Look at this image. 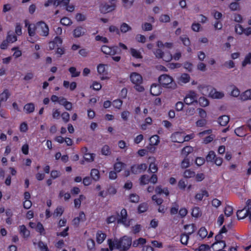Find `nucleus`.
<instances>
[{
    "instance_id": "nucleus-20",
    "label": "nucleus",
    "mask_w": 251,
    "mask_h": 251,
    "mask_svg": "<svg viewBox=\"0 0 251 251\" xmlns=\"http://www.w3.org/2000/svg\"><path fill=\"white\" fill-rule=\"evenodd\" d=\"M230 89V95L233 97L237 98L240 97L241 93L239 88L235 85H232L229 87Z\"/></svg>"
},
{
    "instance_id": "nucleus-16",
    "label": "nucleus",
    "mask_w": 251,
    "mask_h": 251,
    "mask_svg": "<svg viewBox=\"0 0 251 251\" xmlns=\"http://www.w3.org/2000/svg\"><path fill=\"white\" fill-rule=\"evenodd\" d=\"M85 32V28L81 26H78L73 30V34L75 38H78L84 35Z\"/></svg>"
},
{
    "instance_id": "nucleus-13",
    "label": "nucleus",
    "mask_w": 251,
    "mask_h": 251,
    "mask_svg": "<svg viewBox=\"0 0 251 251\" xmlns=\"http://www.w3.org/2000/svg\"><path fill=\"white\" fill-rule=\"evenodd\" d=\"M226 247V243L223 241L216 242L211 247V251H221Z\"/></svg>"
},
{
    "instance_id": "nucleus-41",
    "label": "nucleus",
    "mask_w": 251,
    "mask_h": 251,
    "mask_svg": "<svg viewBox=\"0 0 251 251\" xmlns=\"http://www.w3.org/2000/svg\"><path fill=\"white\" fill-rule=\"evenodd\" d=\"M35 109L34 105L33 103H28L24 106V109L27 113H32Z\"/></svg>"
},
{
    "instance_id": "nucleus-15",
    "label": "nucleus",
    "mask_w": 251,
    "mask_h": 251,
    "mask_svg": "<svg viewBox=\"0 0 251 251\" xmlns=\"http://www.w3.org/2000/svg\"><path fill=\"white\" fill-rule=\"evenodd\" d=\"M116 7V4L112 3V4H105L100 6V10L102 13L110 12L115 9Z\"/></svg>"
},
{
    "instance_id": "nucleus-58",
    "label": "nucleus",
    "mask_w": 251,
    "mask_h": 251,
    "mask_svg": "<svg viewBox=\"0 0 251 251\" xmlns=\"http://www.w3.org/2000/svg\"><path fill=\"white\" fill-rule=\"evenodd\" d=\"M112 104L115 108L120 109L123 104V101L120 99H117L113 100Z\"/></svg>"
},
{
    "instance_id": "nucleus-30",
    "label": "nucleus",
    "mask_w": 251,
    "mask_h": 251,
    "mask_svg": "<svg viewBox=\"0 0 251 251\" xmlns=\"http://www.w3.org/2000/svg\"><path fill=\"white\" fill-rule=\"evenodd\" d=\"M184 229L188 235L192 234L196 230L195 226L194 224L187 225L184 226Z\"/></svg>"
},
{
    "instance_id": "nucleus-28",
    "label": "nucleus",
    "mask_w": 251,
    "mask_h": 251,
    "mask_svg": "<svg viewBox=\"0 0 251 251\" xmlns=\"http://www.w3.org/2000/svg\"><path fill=\"white\" fill-rule=\"evenodd\" d=\"M140 200L139 196L135 193L129 194L127 198V200L130 202L137 203Z\"/></svg>"
},
{
    "instance_id": "nucleus-59",
    "label": "nucleus",
    "mask_w": 251,
    "mask_h": 251,
    "mask_svg": "<svg viewBox=\"0 0 251 251\" xmlns=\"http://www.w3.org/2000/svg\"><path fill=\"white\" fill-rule=\"evenodd\" d=\"M183 176L186 178H191L195 176V173L190 170H186L184 172Z\"/></svg>"
},
{
    "instance_id": "nucleus-1",
    "label": "nucleus",
    "mask_w": 251,
    "mask_h": 251,
    "mask_svg": "<svg viewBox=\"0 0 251 251\" xmlns=\"http://www.w3.org/2000/svg\"><path fill=\"white\" fill-rule=\"evenodd\" d=\"M107 243L111 251L117 249L120 251H127L131 246L132 238L125 235L119 239H108Z\"/></svg>"
},
{
    "instance_id": "nucleus-63",
    "label": "nucleus",
    "mask_w": 251,
    "mask_h": 251,
    "mask_svg": "<svg viewBox=\"0 0 251 251\" xmlns=\"http://www.w3.org/2000/svg\"><path fill=\"white\" fill-rule=\"evenodd\" d=\"M159 21L162 23H168L170 21V17L168 15L162 14L159 17Z\"/></svg>"
},
{
    "instance_id": "nucleus-44",
    "label": "nucleus",
    "mask_w": 251,
    "mask_h": 251,
    "mask_svg": "<svg viewBox=\"0 0 251 251\" xmlns=\"http://www.w3.org/2000/svg\"><path fill=\"white\" fill-rule=\"evenodd\" d=\"M150 181V177L147 175H142L139 178L140 185H144L147 184Z\"/></svg>"
},
{
    "instance_id": "nucleus-17",
    "label": "nucleus",
    "mask_w": 251,
    "mask_h": 251,
    "mask_svg": "<svg viewBox=\"0 0 251 251\" xmlns=\"http://www.w3.org/2000/svg\"><path fill=\"white\" fill-rule=\"evenodd\" d=\"M150 92L153 96H158L162 92V88L160 85L153 84L151 86Z\"/></svg>"
},
{
    "instance_id": "nucleus-9",
    "label": "nucleus",
    "mask_w": 251,
    "mask_h": 251,
    "mask_svg": "<svg viewBox=\"0 0 251 251\" xmlns=\"http://www.w3.org/2000/svg\"><path fill=\"white\" fill-rule=\"evenodd\" d=\"M25 26L27 28L28 35L30 37H34L36 35V31L37 30V23L36 24H30L28 20L25 21Z\"/></svg>"
},
{
    "instance_id": "nucleus-26",
    "label": "nucleus",
    "mask_w": 251,
    "mask_h": 251,
    "mask_svg": "<svg viewBox=\"0 0 251 251\" xmlns=\"http://www.w3.org/2000/svg\"><path fill=\"white\" fill-rule=\"evenodd\" d=\"M20 234L24 238H28L30 235V231L27 229L25 225H22L19 227Z\"/></svg>"
},
{
    "instance_id": "nucleus-22",
    "label": "nucleus",
    "mask_w": 251,
    "mask_h": 251,
    "mask_svg": "<svg viewBox=\"0 0 251 251\" xmlns=\"http://www.w3.org/2000/svg\"><path fill=\"white\" fill-rule=\"evenodd\" d=\"M147 242L146 239L142 237L134 240L132 242L133 247L137 248L145 245Z\"/></svg>"
},
{
    "instance_id": "nucleus-19",
    "label": "nucleus",
    "mask_w": 251,
    "mask_h": 251,
    "mask_svg": "<svg viewBox=\"0 0 251 251\" xmlns=\"http://www.w3.org/2000/svg\"><path fill=\"white\" fill-rule=\"evenodd\" d=\"M106 235L102 231L99 230L96 234V240L98 244H101L106 239Z\"/></svg>"
},
{
    "instance_id": "nucleus-56",
    "label": "nucleus",
    "mask_w": 251,
    "mask_h": 251,
    "mask_svg": "<svg viewBox=\"0 0 251 251\" xmlns=\"http://www.w3.org/2000/svg\"><path fill=\"white\" fill-rule=\"evenodd\" d=\"M209 249V246L205 244H201L199 247L193 249L194 251H207Z\"/></svg>"
},
{
    "instance_id": "nucleus-6",
    "label": "nucleus",
    "mask_w": 251,
    "mask_h": 251,
    "mask_svg": "<svg viewBox=\"0 0 251 251\" xmlns=\"http://www.w3.org/2000/svg\"><path fill=\"white\" fill-rule=\"evenodd\" d=\"M198 95L194 91H190L186 95L184 101L187 105L192 104L195 102H197Z\"/></svg>"
},
{
    "instance_id": "nucleus-42",
    "label": "nucleus",
    "mask_w": 251,
    "mask_h": 251,
    "mask_svg": "<svg viewBox=\"0 0 251 251\" xmlns=\"http://www.w3.org/2000/svg\"><path fill=\"white\" fill-rule=\"evenodd\" d=\"M64 212V208L62 206H58L54 211L53 216L54 218L61 216Z\"/></svg>"
},
{
    "instance_id": "nucleus-2",
    "label": "nucleus",
    "mask_w": 251,
    "mask_h": 251,
    "mask_svg": "<svg viewBox=\"0 0 251 251\" xmlns=\"http://www.w3.org/2000/svg\"><path fill=\"white\" fill-rule=\"evenodd\" d=\"M118 47L112 46L109 47L103 45L101 47V51L105 55L112 56L113 60L115 62H119L121 60L120 56H114L117 53Z\"/></svg>"
},
{
    "instance_id": "nucleus-33",
    "label": "nucleus",
    "mask_w": 251,
    "mask_h": 251,
    "mask_svg": "<svg viewBox=\"0 0 251 251\" xmlns=\"http://www.w3.org/2000/svg\"><path fill=\"white\" fill-rule=\"evenodd\" d=\"M229 120L228 116L226 115H223L220 117L218 119V123L222 126H226Z\"/></svg>"
},
{
    "instance_id": "nucleus-40",
    "label": "nucleus",
    "mask_w": 251,
    "mask_h": 251,
    "mask_svg": "<svg viewBox=\"0 0 251 251\" xmlns=\"http://www.w3.org/2000/svg\"><path fill=\"white\" fill-rule=\"evenodd\" d=\"M234 132L239 137H243L246 135L245 127L243 126L236 128Z\"/></svg>"
},
{
    "instance_id": "nucleus-37",
    "label": "nucleus",
    "mask_w": 251,
    "mask_h": 251,
    "mask_svg": "<svg viewBox=\"0 0 251 251\" xmlns=\"http://www.w3.org/2000/svg\"><path fill=\"white\" fill-rule=\"evenodd\" d=\"M6 39L10 43H14L17 40L16 36L12 31H8L7 32Z\"/></svg>"
},
{
    "instance_id": "nucleus-29",
    "label": "nucleus",
    "mask_w": 251,
    "mask_h": 251,
    "mask_svg": "<svg viewBox=\"0 0 251 251\" xmlns=\"http://www.w3.org/2000/svg\"><path fill=\"white\" fill-rule=\"evenodd\" d=\"M90 175L92 179L96 181H98L100 178V172L98 170L96 169H93L91 170Z\"/></svg>"
},
{
    "instance_id": "nucleus-64",
    "label": "nucleus",
    "mask_w": 251,
    "mask_h": 251,
    "mask_svg": "<svg viewBox=\"0 0 251 251\" xmlns=\"http://www.w3.org/2000/svg\"><path fill=\"white\" fill-rule=\"evenodd\" d=\"M87 246L88 250L92 251L95 249V243L93 239H88L87 241Z\"/></svg>"
},
{
    "instance_id": "nucleus-46",
    "label": "nucleus",
    "mask_w": 251,
    "mask_h": 251,
    "mask_svg": "<svg viewBox=\"0 0 251 251\" xmlns=\"http://www.w3.org/2000/svg\"><path fill=\"white\" fill-rule=\"evenodd\" d=\"M69 71L72 77H75L79 76L80 72L76 70V68L74 67H71L69 69Z\"/></svg>"
},
{
    "instance_id": "nucleus-54",
    "label": "nucleus",
    "mask_w": 251,
    "mask_h": 251,
    "mask_svg": "<svg viewBox=\"0 0 251 251\" xmlns=\"http://www.w3.org/2000/svg\"><path fill=\"white\" fill-rule=\"evenodd\" d=\"M201 213L200 208L198 207H195L193 208L192 211V215L195 218L199 217L201 216Z\"/></svg>"
},
{
    "instance_id": "nucleus-32",
    "label": "nucleus",
    "mask_w": 251,
    "mask_h": 251,
    "mask_svg": "<svg viewBox=\"0 0 251 251\" xmlns=\"http://www.w3.org/2000/svg\"><path fill=\"white\" fill-rule=\"evenodd\" d=\"M237 217L239 219H243L248 217V213L247 209H246V206L244 209L238 210L237 211Z\"/></svg>"
},
{
    "instance_id": "nucleus-38",
    "label": "nucleus",
    "mask_w": 251,
    "mask_h": 251,
    "mask_svg": "<svg viewBox=\"0 0 251 251\" xmlns=\"http://www.w3.org/2000/svg\"><path fill=\"white\" fill-rule=\"evenodd\" d=\"M10 96L9 91L7 90H4L0 95V102L6 101Z\"/></svg>"
},
{
    "instance_id": "nucleus-55",
    "label": "nucleus",
    "mask_w": 251,
    "mask_h": 251,
    "mask_svg": "<svg viewBox=\"0 0 251 251\" xmlns=\"http://www.w3.org/2000/svg\"><path fill=\"white\" fill-rule=\"evenodd\" d=\"M35 229L37 232H39L41 234H45L44 228L43 227V225L41 223L38 222L37 224Z\"/></svg>"
},
{
    "instance_id": "nucleus-52",
    "label": "nucleus",
    "mask_w": 251,
    "mask_h": 251,
    "mask_svg": "<svg viewBox=\"0 0 251 251\" xmlns=\"http://www.w3.org/2000/svg\"><path fill=\"white\" fill-rule=\"evenodd\" d=\"M101 152L104 155H110L111 153L110 147L106 145L103 146L101 149Z\"/></svg>"
},
{
    "instance_id": "nucleus-24",
    "label": "nucleus",
    "mask_w": 251,
    "mask_h": 251,
    "mask_svg": "<svg viewBox=\"0 0 251 251\" xmlns=\"http://www.w3.org/2000/svg\"><path fill=\"white\" fill-rule=\"evenodd\" d=\"M211 87L210 86L206 84H200L198 86V90L202 95H205L208 91H210Z\"/></svg>"
},
{
    "instance_id": "nucleus-31",
    "label": "nucleus",
    "mask_w": 251,
    "mask_h": 251,
    "mask_svg": "<svg viewBox=\"0 0 251 251\" xmlns=\"http://www.w3.org/2000/svg\"><path fill=\"white\" fill-rule=\"evenodd\" d=\"M204 196L208 197V193L205 190H201L196 194L195 199L198 201H201Z\"/></svg>"
},
{
    "instance_id": "nucleus-57",
    "label": "nucleus",
    "mask_w": 251,
    "mask_h": 251,
    "mask_svg": "<svg viewBox=\"0 0 251 251\" xmlns=\"http://www.w3.org/2000/svg\"><path fill=\"white\" fill-rule=\"evenodd\" d=\"M224 213L226 216L229 217L233 214V208L229 205H226L225 207Z\"/></svg>"
},
{
    "instance_id": "nucleus-7",
    "label": "nucleus",
    "mask_w": 251,
    "mask_h": 251,
    "mask_svg": "<svg viewBox=\"0 0 251 251\" xmlns=\"http://www.w3.org/2000/svg\"><path fill=\"white\" fill-rule=\"evenodd\" d=\"M223 91H218L214 87H211L208 93V96L213 99H222L225 97Z\"/></svg>"
},
{
    "instance_id": "nucleus-18",
    "label": "nucleus",
    "mask_w": 251,
    "mask_h": 251,
    "mask_svg": "<svg viewBox=\"0 0 251 251\" xmlns=\"http://www.w3.org/2000/svg\"><path fill=\"white\" fill-rule=\"evenodd\" d=\"M150 161L149 170L152 173H156L158 170V167L155 163V158L153 157L149 158Z\"/></svg>"
},
{
    "instance_id": "nucleus-36",
    "label": "nucleus",
    "mask_w": 251,
    "mask_h": 251,
    "mask_svg": "<svg viewBox=\"0 0 251 251\" xmlns=\"http://www.w3.org/2000/svg\"><path fill=\"white\" fill-rule=\"evenodd\" d=\"M251 64V53L249 52L247 53L242 62V66L243 67H246L247 65Z\"/></svg>"
},
{
    "instance_id": "nucleus-25",
    "label": "nucleus",
    "mask_w": 251,
    "mask_h": 251,
    "mask_svg": "<svg viewBox=\"0 0 251 251\" xmlns=\"http://www.w3.org/2000/svg\"><path fill=\"white\" fill-rule=\"evenodd\" d=\"M228 8L231 11H239L241 8L238 2L232 1L228 5Z\"/></svg>"
},
{
    "instance_id": "nucleus-34",
    "label": "nucleus",
    "mask_w": 251,
    "mask_h": 251,
    "mask_svg": "<svg viewBox=\"0 0 251 251\" xmlns=\"http://www.w3.org/2000/svg\"><path fill=\"white\" fill-rule=\"evenodd\" d=\"M197 102L199 103V105L201 107H206L209 104L208 100L204 97H201Z\"/></svg>"
},
{
    "instance_id": "nucleus-51",
    "label": "nucleus",
    "mask_w": 251,
    "mask_h": 251,
    "mask_svg": "<svg viewBox=\"0 0 251 251\" xmlns=\"http://www.w3.org/2000/svg\"><path fill=\"white\" fill-rule=\"evenodd\" d=\"M216 157V155L215 152L213 151H209L208 154L206 156V159L208 162H212L215 159Z\"/></svg>"
},
{
    "instance_id": "nucleus-61",
    "label": "nucleus",
    "mask_w": 251,
    "mask_h": 251,
    "mask_svg": "<svg viewBox=\"0 0 251 251\" xmlns=\"http://www.w3.org/2000/svg\"><path fill=\"white\" fill-rule=\"evenodd\" d=\"M148 208V205L146 203H142L138 206V211L140 213L146 212Z\"/></svg>"
},
{
    "instance_id": "nucleus-4",
    "label": "nucleus",
    "mask_w": 251,
    "mask_h": 251,
    "mask_svg": "<svg viewBox=\"0 0 251 251\" xmlns=\"http://www.w3.org/2000/svg\"><path fill=\"white\" fill-rule=\"evenodd\" d=\"M37 27L38 32L40 35L44 37H47L49 34V28L48 25L43 21H40L37 23Z\"/></svg>"
},
{
    "instance_id": "nucleus-60",
    "label": "nucleus",
    "mask_w": 251,
    "mask_h": 251,
    "mask_svg": "<svg viewBox=\"0 0 251 251\" xmlns=\"http://www.w3.org/2000/svg\"><path fill=\"white\" fill-rule=\"evenodd\" d=\"M189 239V235L185 233H183L181 235L180 242L182 244L186 245L188 243Z\"/></svg>"
},
{
    "instance_id": "nucleus-43",
    "label": "nucleus",
    "mask_w": 251,
    "mask_h": 251,
    "mask_svg": "<svg viewBox=\"0 0 251 251\" xmlns=\"http://www.w3.org/2000/svg\"><path fill=\"white\" fill-rule=\"evenodd\" d=\"M159 143V137L157 135L152 136L150 139V144L151 146H156Z\"/></svg>"
},
{
    "instance_id": "nucleus-49",
    "label": "nucleus",
    "mask_w": 251,
    "mask_h": 251,
    "mask_svg": "<svg viewBox=\"0 0 251 251\" xmlns=\"http://www.w3.org/2000/svg\"><path fill=\"white\" fill-rule=\"evenodd\" d=\"M95 154L91 153H85L84 154V158L85 160L88 162H92L94 161L95 157Z\"/></svg>"
},
{
    "instance_id": "nucleus-39",
    "label": "nucleus",
    "mask_w": 251,
    "mask_h": 251,
    "mask_svg": "<svg viewBox=\"0 0 251 251\" xmlns=\"http://www.w3.org/2000/svg\"><path fill=\"white\" fill-rule=\"evenodd\" d=\"M193 149L191 146H186L181 151V155L184 157H187L188 154L192 152Z\"/></svg>"
},
{
    "instance_id": "nucleus-5",
    "label": "nucleus",
    "mask_w": 251,
    "mask_h": 251,
    "mask_svg": "<svg viewBox=\"0 0 251 251\" xmlns=\"http://www.w3.org/2000/svg\"><path fill=\"white\" fill-rule=\"evenodd\" d=\"M130 220L127 219L126 210L123 208L121 210L118 219V223L123 224L124 226L128 227L130 225Z\"/></svg>"
},
{
    "instance_id": "nucleus-35",
    "label": "nucleus",
    "mask_w": 251,
    "mask_h": 251,
    "mask_svg": "<svg viewBox=\"0 0 251 251\" xmlns=\"http://www.w3.org/2000/svg\"><path fill=\"white\" fill-rule=\"evenodd\" d=\"M132 30V27L127 24L126 23H123L121 24L120 28V32H122L123 33H126L128 31H131Z\"/></svg>"
},
{
    "instance_id": "nucleus-14",
    "label": "nucleus",
    "mask_w": 251,
    "mask_h": 251,
    "mask_svg": "<svg viewBox=\"0 0 251 251\" xmlns=\"http://www.w3.org/2000/svg\"><path fill=\"white\" fill-rule=\"evenodd\" d=\"M190 76L189 75L183 73L177 78V83L180 85H182L188 83L190 80Z\"/></svg>"
},
{
    "instance_id": "nucleus-27",
    "label": "nucleus",
    "mask_w": 251,
    "mask_h": 251,
    "mask_svg": "<svg viewBox=\"0 0 251 251\" xmlns=\"http://www.w3.org/2000/svg\"><path fill=\"white\" fill-rule=\"evenodd\" d=\"M129 52L132 56L136 59H141L143 57L141 52L137 49L130 48Z\"/></svg>"
},
{
    "instance_id": "nucleus-48",
    "label": "nucleus",
    "mask_w": 251,
    "mask_h": 251,
    "mask_svg": "<svg viewBox=\"0 0 251 251\" xmlns=\"http://www.w3.org/2000/svg\"><path fill=\"white\" fill-rule=\"evenodd\" d=\"M70 0H56L54 1V5L57 6L61 5L63 6H67L70 3Z\"/></svg>"
},
{
    "instance_id": "nucleus-21",
    "label": "nucleus",
    "mask_w": 251,
    "mask_h": 251,
    "mask_svg": "<svg viewBox=\"0 0 251 251\" xmlns=\"http://www.w3.org/2000/svg\"><path fill=\"white\" fill-rule=\"evenodd\" d=\"M240 100L242 101L251 100V89H248L242 93Z\"/></svg>"
},
{
    "instance_id": "nucleus-62",
    "label": "nucleus",
    "mask_w": 251,
    "mask_h": 251,
    "mask_svg": "<svg viewBox=\"0 0 251 251\" xmlns=\"http://www.w3.org/2000/svg\"><path fill=\"white\" fill-rule=\"evenodd\" d=\"M38 245L40 251H50L47 245L42 241L39 242Z\"/></svg>"
},
{
    "instance_id": "nucleus-8",
    "label": "nucleus",
    "mask_w": 251,
    "mask_h": 251,
    "mask_svg": "<svg viewBox=\"0 0 251 251\" xmlns=\"http://www.w3.org/2000/svg\"><path fill=\"white\" fill-rule=\"evenodd\" d=\"M154 54L157 58H162L164 61L169 62L171 60L173 57L169 52L163 53L160 49H157L154 51Z\"/></svg>"
},
{
    "instance_id": "nucleus-50",
    "label": "nucleus",
    "mask_w": 251,
    "mask_h": 251,
    "mask_svg": "<svg viewBox=\"0 0 251 251\" xmlns=\"http://www.w3.org/2000/svg\"><path fill=\"white\" fill-rule=\"evenodd\" d=\"M58 197L60 198L63 197L64 200L67 201L70 199L71 195L68 192H65V191L61 190L59 192Z\"/></svg>"
},
{
    "instance_id": "nucleus-47",
    "label": "nucleus",
    "mask_w": 251,
    "mask_h": 251,
    "mask_svg": "<svg viewBox=\"0 0 251 251\" xmlns=\"http://www.w3.org/2000/svg\"><path fill=\"white\" fill-rule=\"evenodd\" d=\"M125 165V164L121 162H118L116 163L114 165V170L116 172L119 173L122 170L123 168L124 167Z\"/></svg>"
},
{
    "instance_id": "nucleus-10",
    "label": "nucleus",
    "mask_w": 251,
    "mask_h": 251,
    "mask_svg": "<svg viewBox=\"0 0 251 251\" xmlns=\"http://www.w3.org/2000/svg\"><path fill=\"white\" fill-rule=\"evenodd\" d=\"M147 168V165L146 163L135 164L131 168V171L134 174H138L146 171Z\"/></svg>"
},
{
    "instance_id": "nucleus-11",
    "label": "nucleus",
    "mask_w": 251,
    "mask_h": 251,
    "mask_svg": "<svg viewBox=\"0 0 251 251\" xmlns=\"http://www.w3.org/2000/svg\"><path fill=\"white\" fill-rule=\"evenodd\" d=\"M183 132L176 131L172 134L171 140L173 142L182 143L184 142L183 140Z\"/></svg>"
},
{
    "instance_id": "nucleus-12",
    "label": "nucleus",
    "mask_w": 251,
    "mask_h": 251,
    "mask_svg": "<svg viewBox=\"0 0 251 251\" xmlns=\"http://www.w3.org/2000/svg\"><path fill=\"white\" fill-rule=\"evenodd\" d=\"M130 80L134 84H141L143 81V78L141 75L137 73H132L130 76Z\"/></svg>"
},
{
    "instance_id": "nucleus-45",
    "label": "nucleus",
    "mask_w": 251,
    "mask_h": 251,
    "mask_svg": "<svg viewBox=\"0 0 251 251\" xmlns=\"http://www.w3.org/2000/svg\"><path fill=\"white\" fill-rule=\"evenodd\" d=\"M207 121L206 119L200 118L195 123L196 126L198 127H201L206 125Z\"/></svg>"
},
{
    "instance_id": "nucleus-3",
    "label": "nucleus",
    "mask_w": 251,
    "mask_h": 251,
    "mask_svg": "<svg viewBox=\"0 0 251 251\" xmlns=\"http://www.w3.org/2000/svg\"><path fill=\"white\" fill-rule=\"evenodd\" d=\"M158 81L160 84L165 88H175L176 86L174 83L173 77L167 74L161 75L158 78Z\"/></svg>"
},
{
    "instance_id": "nucleus-53",
    "label": "nucleus",
    "mask_w": 251,
    "mask_h": 251,
    "mask_svg": "<svg viewBox=\"0 0 251 251\" xmlns=\"http://www.w3.org/2000/svg\"><path fill=\"white\" fill-rule=\"evenodd\" d=\"M198 235L202 239L206 237L208 235V232L205 227H201L198 232Z\"/></svg>"
},
{
    "instance_id": "nucleus-23",
    "label": "nucleus",
    "mask_w": 251,
    "mask_h": 251,
    "mask_svg": "<svg viewBox=\"0 0 251 251\" xmlns=\"http://www.w3.org/2000/svg\"><path fill=\"white\" fill-rule=\"evenodd\" d=\"M97 71L100 75H106L107 74V65L104 64H100L97 66Z\"/></svg>"
}]
</instances>
